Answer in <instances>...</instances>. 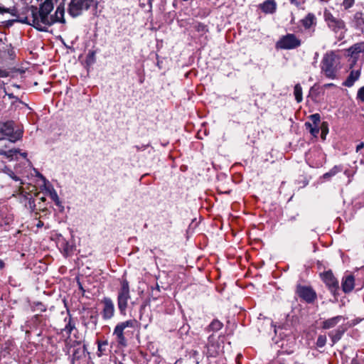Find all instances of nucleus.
<instances>
[{"label":"nucleus","mask_w":364,"mask_h":364,"mask_svg":"<svg viewBox=\"0 0 364 364\" xmlns=\"http://www.w3.org/2000/svg\"><path fill=\"white\" fill-rule=\"evenodd\" d=\"M331 85H332V84H326V85H324V87H329V86H331Z\"/></svg>","instance_id":"nucleus-41"},{"label":"nucleus","mask_w":364,"mask_h":364,"mask_svg":"<svg viewBox=\"0 0 364 364\" xmlns=\"http://www.w3.org/2000/svg\"><path fill=\"white\" fill-rule=\"evenodd\" d=\"M301 41L294 34L282 36L276 43L277 49L290 50L299 47Z\"/></svg>","instance_id":"nucleus-8"},{"label":"nucleus","mask_w":364,"mask_h":364,"mask_svg":"<svg viewBox=\"0 0 364 364\" xmlns=\"http://www.w3.org/2000/svg\"><path fill=\"white\" fill-rule=\"evenodd\" d=\"M354 3V0H343V5H344L346 9L350 8Z\"/></svg>","instance_id":"nucleus-30"},{"label":"nucleus","mask_w":364,"mask_h":364,"mask_svg":"<svg viewBox=\"0 0 364 364\" xmlns=\"http://www.w3.org/2000/svg\"><path fill=\"white\" fill-rule=\"evenodd\" d=\"M43 225V223L41 221H39L37 224V227L40 228Z\"/></svg>","instance_id":"nucleus-39"},{"label":"nucleus","mask_w":364,"mask_h":364,"mask_svg":"<svg viewBox=\"0 0 364 364\" xmlns=\"http://www.w3.org/2000/svg\"><path fill=\"white\" fill-rule=\"evenodd\" d=\"M338 171H338V168H337L336 167L334 169L331 170L330 172L325 173V174L323 175V178H328L329 176H333V175H335L336 173H338Z\"/></svg>","instance_id":"nucleus-28"},{"label":"nucleus","mask_w":364,"mask_h":364,"mask_svg":"<svg viewBox=\"0 0 364 364\" xmlns=\"http://www.w3.org/2000/svg\"><path fill=\"white\" fill-rule=\"evenodd\" d=\"M291 2H294L295 0H290Z\"/></svg>","instance_id":"nucleus-43"},{"label":"nucleus","mask_w":364,"mask_h":364,"mask_svg":"<svg viewBox=\"0 0 364 364\" xmlns=\"http://www.w3.org/2000/svg\"><path fill=\"white\" fill-rule=\"evenodd\" d=\"M326 133H327L326 129L325 127H322L321 138L323 139H325Z\"/></svg>","instance_id":"nucleus-32"},{"label":"nucleus","mask_w":364,"mask_h":364,"mask_svg":"<svg viewBox=\"0 0 364 364\" xmlns=\"http://www.w3.org/2000/svg\"><path fill=\"white\" fill-rule=\"evenodd\" d=\"M106 345H107V342H104L103 343H98V350L102 351V346H106Z\"/></svg>","instance_id":"nucleus-35"},{"label":"nucleus","mask_w":364,"mask_h":364,"mask_svg":"<svg viewBox=\"0 0 364 364\" xmlns=\"http://www.w3.org/2000/svg\"><path fill=\"white\" fill-rule=\"evenodd\" d=\"M222 327H223V323L218 320L213 321L209 326V328L211 330L215 331H219L220 329L222 328Z\"/></svg>","instance_id":"nucleus-24"},{"label":"nucleus","mask_w":364,"mask_h":364,"mask_svg":"<svg viewBox=\"0 0 364 364\" xmlns=\"http://www.w3.org/2000/svg\"><path fill=\"white\" fill-rule=\"evenodd\" d=\"M364 147V143H360L356 146V151L358 152L361 149Z\"/></svg>","instance_id":"nucleus-36"},{"label":"nucleus","mask_w":364,"mask_h":364,"mask_svg":"<svg viewBox=\"0 0 364 364\" xmlns=\"http://www.w3.org/2000/svg\"><path fill=\"white\" fill-rule=\"evenodd\" d=\"M360 75V71L359 69L358 70H351L349 75L344 82H343V85L346 87H351L353 85L355 81H357Z\"/></svg>","instance_id":"nucleus-15"},{"label":"nucleus","mask_w":364,"mask_h":364,"mask_svg":"<svg viewBox=\"0 0 364 364\" xmlns=\"http://www.w3.org/2000/svg\"><path fill=\"white\" fill-rule=\"evenodd\" d=\"M332 338V341L333 343H336L341 338V333L339 332L336 333V334L331 335Z\"/></svg>","instance_id":"nucleus-31"},{"label":"nucleus","mask_w":364,"mask_h":364,"mask_svg":"<svg viewBox=\"0 0 364 364\" xmlns=\"http://www.w3.org/2000/svg\"><path fill=\"white\" fill-rule=\"evenodd\" d=\"M73 328V326H71L70 323H68V325L65 326V330L68 331V333H70Z\"/></svg>","instance_id":"nucleus-34"},{"label":"nucleus","mask_w":364,"mask_h":364,"mask_svg":"<svg viewBox=\"0 0 364 364\" xmlns=\"http://www.w3.org/2000/svg\"><path fill=\"white\" fill-rule=\"evenodd\" d=\"M358 98L364 102V87L359 89L358 92Z\"/></svg>","instance_id":"nucleus-29"},{"label":"nucleus","mask_w":364,"mask_h":364,"mask_svg":"<svg viewBox=\"0 0 364 364\" xmlns=\"http://www.w3.org/2000/svg\"><path fill=\"white\" fill-rule=\"evenodd\" d=\"M305 127L314 136L316 137L318 136L319 133L318 125L312 124L311 122H306Z\"/></svg>","instance_id":"nucleus-20"},{"label":"nucleus","mask_w":364,"mask_h":364,"mask_svg":"<svg viewBox=\"0 0 364 364\" xmlns=\"http://www.w3.org/2000/svg\"><path fill=\"white\" fill-rule=\"evenodd\" d=\"M362 16H363V14L360 13V12H357L355 14L354 18H355V19L356 21V23H357L358 26H360V25H362V24L364 23V21L363 20Z\"/></svg>","instance_id":"nucleus-25"},{"label":"nucleus","mask_w":364,"mask_h":364,"mask_svg":"<svg viewBox=\"0 0 364 364\" xmlns=\"http://www.w3.org/2000/svg\"><path fill=\"white\" fill-rule=\"evenodd\" d=\"M40 200H41V201H45V200H46V198H45V197H41V198H40Z\"/></svg>","instance_id":"nucleus-40"},{"label":"nucleus","mask_w":364,"mask_h":364,"mask_svg":"<svg viewBox=\"0 0 364 364\" xmlns=\"http://www.w3.org/2000/svg\"><path fill=\"white\" fill-rule=\"evenodd\" d=\"M310 119L312 121V124L318 125V123L320 122V115L318 114L311 115Z\"/></svg>","instance_id":"nucleus-26"},{"label":"nucleus","mask_w":364,"mask_h":364,"mask_svg":"<svg viewBox=\"0 0 364 364\" xmlns=\"http://www.w3.org/2000/svg\"><path fill=\"white\" fill-rule=\"evenodd\" d=\"M54 0H45L41 4L38 13L33 12L28 17V23L39 31H46L48 26L53 24L52 15L50 13L53 9Z\"/></svg>","instance_id":"nucleus-1"},{"label":"nucleus","mask_w":364,"mask_h":364,"mask_svg":"<svg viewBox=\"0 0 364 364\" xmlns=\"http://www.w3.org/2000/svg\"><path fill=\"white\" fill-rule=\"evenodd\" d=\"M294 94L295 96V99L297 102H301L303 100L302 97V88L299 84H296L294 86Z\"/></svg>","instance_id":"nucleus-21"},{"label":"nucleus","mask_w":364,"mask_h":364,"mask_svg":"<svg viewBox=\"0 0 364 364\" xmlns=\"http://www.w3.org/2000/svg\"><path fill=\"white\" fill-rule=\"evenodd\" d=\"M297 294L308 302L312 301L316 296L314 291L311 288L306 287H299L297 288Z\"/></svg>","instance_id":"nucleus-13"},{"label":"nucleus","mask_w":364,"mask_h":364,"mask_svg":"<svg viewBox=\"0 0 364 364\" xmlns=\"http://www.w3.org/2000/svg\"><path fill=\"white\" fill-rule=\"evenodd\" d=\"M41 178L43 179L44 184L43 186V191H45V193L50 197V198L55 203V204L58 206L60 205L61 202L59 199L58 193L54 189L52 185L50 184L46 179L41 175Z\"/></svg>","instance_id":"nucleus-10"},{"label":"nucleus","mask_w":364,"mask_h":364,"mask_svg":"<svg viewBox=\"0 0 364 364\" xmlns=\"http://www.w3.org/2000/svg\"><path fill=\"white\" fill-rule=\"evenodd\" d=\"M326 341V337L323 336H320L317 339L316 345L318 347H323L325 345Z\"/></svg>","instance_id":"nucleus-27"},{"label":"nucleus","mask_w":364,"mask_h":364,"mask_svg":"<svg viewBox=\"0 0 364 364\" xmlns=\"http://www.w3.org/2000/svg\"><path fill=\"white\" fill-rule=\"evenodd\" d=\"M10 141H5L3 136L0 135V154L5 156L8 159H12L18 151L17 149H7Z\"/></svg>","instance_id":"nucleus-11"},{"label":"nucleus","mask_w":364,"mask_h":364,"mask_svg":"<svg viewBox=\"0 0 364 364\" xmlns=\"http://www.w3.org/2000/svg\"><path fill=\"white\" fill-rule=\"evenodd\" d=\"M64 13H65L64 6H61V5L58 6L56 9L54 16L52 15L53 23L55 22L64 23L65 22Z\"/></svg>","instance_id":"nucleus-17"},{"label":"nucleus","mask_w":364,"mask_h":364,"mask_svg":"<svg viewBox=\"0 0 364 364\" xmlns=\"http://www.w3.org/2000/svg\"><path fill=\"white\" fill-rule=\"evenodd\" d=\"M104 305L102 310V316L105 319H110L114 314V306L109 298H105L102 300Z\"/></svg>","instance_id":"nucleus-12"},{"label":"nucleus","mask_w":364,"mask_h":364,"mask_svg":"<svg viewBox=\"0 0 364 364\" xmlns=\"http://www.w3.org/2000/svg\"><path fill=\"white\" fill-rule=\"evenodd\" d=\"M97 4V0H72L68 11L72 16L75 17L91 7H96Z\"/></svg>","instance_id":"nucleus-2"},{"label":"nucleus","mask_w":364,"mask_h":364,"mask_svg":"<svg viewBox=\"0 0 364 364\" xmlns=\"http://www.w3.org/2000/svg\"><path fill=\"white\" fill-rule=\"evenodd\" d=\"M340 321V318L338 316L331 318L330 319H328L323 322V328H330L333 326H334L336 323H338Z\"/></svg>","instance_id":"nucleus-22"},{"label":"nucleus","mask_w":364,"mask_h":364,"mask_svg":"<svg viewBox=\"0 0 364 364\" xmlns=\"http://www.w3.org/2000/svg\"><path fill=\"white\" fill-rule=\"evenodd\" d=\"M354 173V171H347L346 170L345 171V174L348 176V178H349L350 176H353Z\"/></svg>","instance_id":"nucleus-33"},{"label":"nucleus","mask_w":364,"mask_h":364,"mask_svg":"<svg viewBox=\"0 0 364 364\" xmlns=\"http://www.w3.org/2000/svg\"><path fill=\"white\" fill-rule=\"evenodd\" d=\"M314 16L311 14H309L301 20V23L306 28H309L314 23Z\"/></svg>","instance_id":"nucleus-19"},{"label":"nucleus","mask_w":364,"mask_h":364,"mask_svg":"<svg viewBox=\"0 0 364 364\" xmlns=\"http://www.w3.org/2000/svg\"><path fill=\"white\" fill-rule=\"evenodd\" d=\"M325 21L327 22L328 26L334 31H337L340 28L339 21L337 18L333 16L329 10H326L324 12Z\"/></svg>","instance_id":"nucleus-14"},{"label":"nucleus","mask_w":364,"mask_h":364,"mask_svg":"<svg viewBox=\"0 0 364 364\" xmlns=\"http://www.w3.org/2000/svg\"><path fill=\"white\" fill-rule=\"evenodd\" d=\"M0 135L4 139L7 137L10 142H15L22 137V132H14L12 122H6L0 124Z\"/></svg>","instance_id":"nucleus-7"},{"label":"nucleus","mask_w":364,"mask_h":364,"mask_svg":"<svg viewBox=\"0 0 364 364\" xmlns=\"http://www.w3.org/2000/svg\"><path fill=\"white\" fill-rule=\"evenodd\" d=\"M355 287V279L354 277L351 274L348 275L346 277L344 282H343V291L345 293H348L351 291Z\"/></svg>","instance_id":"nucleus-16"},{"label":"nucleus","mask_w":364,"mask_h":364,"mask_svg":"<svg viewBox=\"0 0 364 364\" xmlns=\"http://www.w3.org/2000/svg\"><path fill=\"white\" fill-rule=\"evenodd\" d=\"M364 52V42L355 43L345 51V56L348 58L349 69L351 70L356 63L360 54Z\"/></svg>","instance_id":"nucleus-6"},{"label":"nucleus","mask_w":364,"mask_h":364,"mask_svg":"<svg viewBox=\"0 0 364 364\" xmlns=\"http://www.w3.org/2000/svg\"><path fill=\"white\" fill-rule=\"evenodd\" d=\"M2 171L7 174L9 177H11L13 180H14L15 181H21V179L14 174V171L12 170H11L9 168L5 166L3 169H2Z\"/></svg>","instance_id":"nucleus-23"},{"label":"nucleus","mask_w":364,"mask_h":364,"mask_svg":"<svg viewBox=\"0 0 364 364\" xmlns=\"http://www.w3.org/2000/svg\"><path fill=\"white\" fill-rule=\"evenodd\" d=\"M261 9L265 13H273L276 9V3L273 0H267L261 5Z\"/></svg>","instance_id":"nucleus-18"},{"label":"nucleus","mask_w":364,"mask_h":364,"mask_svg":"<svg viewBox=\"0 0 364 364\" xmlns=\"http://www.w3.org/2000/svg\"><path fill=\"white\" fill-rule=\"evenodd\" d=\"M137 324L136 319H130L121 323H119L114 328L113 334L116 336L117 341L121 346H127V340L124 335V331L126 328H134Z\"/></svg>","instance_id":"nucleus-4"},{"label":"nucleus","mask_w":364,"mask_h":364,"mask_svg":"<svg viewBox=\"0 0 364 364\" xmlns=\"http://www.w3.org/2000/svg\"><path fill=\"white\" fill-rule=\"evenodd\" d=\"M338 58L333 53H326L321 62V70L327 77L334 78L336 76V64Z\"/></svg>","instance_id":"nucleus-3"},{"label":"nucleus","mask_w":364,"mask_h":364,"mask_svg":"<svg viewBox=\"0 0 364 364\" xmlns=\"http://www.w3.org/2000/svg\"><path fill=\"white\" fill-rule=\"evenodd\" d=\"M196 364H198V363H197Z\"/></svg>","instance_id":"nucleus-44"},{"label":"nucleus","mask_w":364,"mask_h":364,"mask_svg":"<svg viewBox=\"0 0 364 364\" xmlns=\"http://www.w3.org/2000/svg\"><path fill=\"white\" fill-rule=\"evenodd\" d=\"M129 299L130 295L129 283L127 280H122L121 282V289L119 291L117 297L118 308L122 315H126V310Z\"/></svg>","instance_id":"nucleus-5"},{"label":"nucleus","mask_w":364,"mask_h":364,"mask_svg":"<svg viewBox=\"0 0 364 364\" xmlns=\"http://www.w3.org/2000/svg\"><path fill=\"white\" fill-rule=\"evenodd\" d=\"M321 277L323 281L328 287L329 289L334 295L335 299L338 300V298L336 295V291H338L339 289L338 281L337 280L336 278H335L331 270L327 271L321 274Z\"/></svg>","instance_id":"nucleus-9"},{"label":"nucleus","mask_w":364,"mask_h":364,"mask_svg":"<svg viewBox=\"0 0 364 364\" xmlns=\"http://www.w3.org/2000/svg\"><path fill=\"white\" fill-rule=\"evenodd\" d=\"M18 192H19V194L23 195V188L21 187L19 188Z\"/></svg>","instance_id":"nucleus-38"},{"label":"nucleus","mask_w":364,"mask_h":364,"mask_svg":"<svg viewBox=\"0 0 364 364\" xmlns=\"http://www.w3.org/2000/svg\"><path fill=\"white\" fill-rule=\"evenodd\" d=\"M4 263L2 260L0 259V269L4 268Z\"/></svg>","instance_id":"nucleus-37"},{"label":"nucleus","mask_w":364,"mask_h":364,"mask_svg":"<svg viewBox=\"0 0 364 364\" xmlns=\"http://www.w3.org/2000/svg\"><path fill=\"white\" fill-rule=\"evenodd\" d=\"M23 157H26V153H23L21 154Z\"/></svg>","instance_id":"nucleus-42"}]
</instances>
